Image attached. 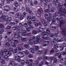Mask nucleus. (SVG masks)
I'll list each match as a JSON object with an SVG mask.
<instances>
[{
	"instance_id": "f257e3e1",
	"label": "nucleus",
	"mask_w": 66,
	"mask_h": 66,
	"mask_svg": "<svg viewBox=\"0 0 66 66\" xmlns=\"http://www.w3.org/2000/svg\"><path fill=\"white\" fill-rule=\"evenodd\" d=\"M61 33L64 36L63 38H63H62L59 40L57 38H54L53 41L52 40V39H50V38L48 37L47 35H46L47 33L46 31H44L42 33V35L40 36L41 39L43 41V44H42V46L43 47L46 46L48 44L49 45H54V44L56 43L57 42H63V40L65 41L66 42V29L63 28L61 29Z\"/></svg>"
},
{
	"instance_id": "f03ea898",
	"label": "nucleus",
	"mask_w": 66,
	"mask_h": 66,
	"mask_svg": "<svg viewBox=\"0 0 66 66\" xmlns=\"http://www.w3.org/2000/svg\"><path fill=\"white\" fill-rule=\"evenodd\" d=\"M24 56V54L23 53V52H20L18 53V54L15 55L14 56L13 60L15 61H16L18 62H21V64L23 65H25L26 63L28 66H34V63H32L30 64H29V61L28 60L26 61L22 60L20 59L21 57H23Z\"/></svg>"
},
{
	"instance_id": "7ed1b4c3",
	"label": "nucleus",
	"mask_w": 66,
	"mask_h": 66,
	"mask_svg": "<svg viewBox=\"0 0 66 66\" xmlns=\"http://www.w3.org/2000/svg\"><path fill=\"white\" fill-rule=\"evenodd\" d=\"M31 38L30 39V40H29V42H30H30H29L28 43V44L31 45H33V44H37L38 43L41 42H43V44H44V41L41 39L40 37L39 36L37 35L35 37L33 36L32 37V39L31 40ZM43 44H41L42 46H43Z\"/></svg>"
},
{
	"instance_id": "20e7f679",
	"label": "nucleus",
	"mask_w": 66,
	"mask_h": 66,
	"mask_svg": "<svg viewBox=\"0 0 66 66\" xmlns=\"http://www.w3.org/2000/svg\"><path fill=\"white\" fill-rule=\"evenodd\" d=\"M54 46V49H55V51H54V49H52L51 51H50L51 53H53L54 52H56L55 55V56H58V58L59 59H61L62 57V56H61V55H66V52H64L63 53L62 52L59 53H57V52L59 51V50H57V48H58V45L56 44H53Z\"/></svg>"
},
{
	"instance_id": "39448f33",
	"label": "nucleus",
	"mask_w": 66,
	"mask_h": 66,
	"mask_svg": "<svg viewBox=\"0 0 66 66\" xmlns=\"http://www.w3.org/2000/svg\"><path fill=\"white\" fill-rule=\"evenodd\" d=\"M12 53L11 52L8 51L7 49H2L0 53L1 55L3 57L6 61H8L9 56H11Z\"/></svg>"
},
{
	"instance_id": "423d86ee",
	"label": "nucleus",
	"mask_w": 66,
	"mask_h": 66,
	"mask_svg": "<svg viewBox=\"0 0 66 66\" xmlns=\"http://www.w3.org/2000/svg\"><path fill=\"white\" fill-rule=\"evenodd\" d=\"M4 12L3 11H0V18L1 19L4 20L5 22L7 23L6 24V25L7 24H9L10 23V21L12 20V18L11 17H7V16L4 15L3 14Z\"/></svg>"
},
{
	"instance_id": "0eeeda50",
	"label": "nucleus",
	"mask_w": 66,
	"mask_h": 66,
	"mask_svg": "<svg viewBox=\"0 0 66 66\" xmlns=\"http://www.w3.org/2000/svg\"><path fill=\"white\" fill-rule=\"evenodd\" d=\"M26 15H27V13L26 12H24L23 13V15H21V13H20V12H19L16 14L15 17V18H18L20 17L19 18L20 20H21L24 19V17L26 16Z\"/></svg>"
},
{
	"instance_id": "6e6552de",
	"label": "nucleus",
	"mask_w": 66,
	"mask_h": 66,
	"mask_svg": "<svg viewBox=\"0 0 66 66\" xmlns=\"http://www.w3.org/2000/svg\"><path fill=\"white\" fill-rule=\"evenodd\" d=\"M14 35V36H12L11 38H7V39L9 42H12L13 40H14L13 39H15V38H18L19 40H20L21 38L20 37V36H19V34H17L15 33Z\"/></svg>"
},
{
	"instance_id": "1a4fd4ad",
	"label": "nucleus",
	"mask_w": 66,
	"mask_h": 66,
	"mask_svg": "<svg viewBox=\"0 0 66 66\" xmlns=\"http://www.w3.org/2000/svg\"><path fill=\"white\" fill-rule=\"evenodd\" d=\"M39 60H44V61H46V60H48V57L45 56H42L41 58H40L38 59L35 62L36 65L37 66L38 65V64L39 62Z\"/></svg>"
},
{
	"instance_id": "9d476101",
	"label": "nucleus",
	"mask_w": 66,
	"mask_h": 66,
	"mask_svg": "<svg viewBox=\"0 0 66 66\" xmlns=\"http://www.w3.org/2000/svg\"><path fill=\"white\" fill-rule=\"evenodd\" d=\"M23 50V48L20 46V47H16V49H14L13 50L12 52L13 53L15 54L17 53L18 52V51H21Z\"/></svg>"
},
{
	"instance_id": "9b49d317",
	"label": "nucleus",
	"mask_w": 66,
	"mask_h": 66,
	"mask_svg": "<svg viewBox=\"0 0 66 66\" xmlns=\"http://www.w3.org/2000/svg\"><path fill=\"white\" fill-rule=\"evenodd\" d=\"M35 48H31L29 50V51L31 53H33L35 52V50H38L39 49V47L37 46H34Z\"/></svg>"
},
{
	"instance_id": "f8f14e48",
	"label": "nucleus",
	"mask_w": 66,
	"mask_h": 66,
	"mask_svg": "<svg viewBox=\"0 0 66 66\" xmlns=\"http://www.w3.org/2000/svg\"><path fill=\"white\" fill-rule=\"evenodd\" d=\"M56 10V9L54 7H52L51 8V9L49 10L48 9H47L45 11V12L46 13H49V14L50 15H51V13L52 12H55Z\"/></svg>"
},
{
	"instance_id": "ddd939ff",
	"label": "nucleus",
	"mask_w": 66,
	"mask_h": 66,
	"mask_svg": "<svg viewBox=\"0 0 66 66\" xmlns=\"http://www.w3.org/2000/svg\"><path fill=\"white\" fill-rule=\"evenodd\" d=\"M48 29H47L46 30V32L47 34L48 35H49L50 34V31L49 30H54L55 29V27L54 26H51L48 27Z\"/></svg>"
},
{
	"instance_id": "4468645a",
	"label": "nucleus",
	"mask_w": 66,
	"mask_h": 66,
	"mask_svg": "<svg viewBox=\"0 0 66 66\" xmlns=\"http://www.w3.org/2000/svg\"><path fill=\"white\" fill-rule=\"evenodd\" d=\"M43 24H41V23L39 22L38 23H37L36 22L35 23V27H39L38 28V30H40L42 28H41V27H43Z\"/></svg>"
},
{
	"instance_id": "2eb2a0df",
	"label": "nucleus",
	"mask_w": 66,
	"mask_h": 66,
	"mask_svg": "<svg viewBox=\"0 0 66 66\" xmlns=\"http://www.w3.org/2000/svg\"><path fill=\"white\" fill-rule=\"evenodd\" d=\"M19 27L18 26H16V27L13 26L12 28V30L15 31V30H17V32L18 33H20V28H18Z\"/></svg>"
},
{
	"instance_id": "dca6fc26",
	"label": "nucleus",
	"mask_w": 66,
	"mask_h": 66,
	"mask_svg": "<svg viewBox=\"0 0 66 66\" xmlns=\"http://www.w3.org/2000/svg\"><path fill=\"white\" fill-rule=\"evenodd\" d=\"M2 10H4L6 12H9L10 11V7L8 6H6L4 7L3 8Z\"/></svg>"
},
{
	"instance_id": "f3484780",
	"label": "nucleus",
	"mask_w": 66,
	"mask_h": 66,
	"mask_svg": "<svg viewBox=\"0 0 66 66\" xmlns=\"http://www.w3.org/2000/svg\"><path fill=\"white\" fill-rule=\"evenodd\" d=\"M37 12L38 14L41 15L43 14V10L42 8L40 7L39 9H37Z\"/></svg>"
},
{
	"instance_id": "a211bd4d",
	"label": "nucleus",
	"mask_w": 66,
	"mask_h": 66,
	"mask_svg": "<svg viewBox=\"0 0 66 66\" xmlns=\"http://www.w3.org/2000/svg\"><path fill=\"white\" fill-rule=\"evenodd\" d=\"M41 22L42 23H43V24L44 26H47L48 25V22H47L46 21V20L45 19H42Z\"/></svg>"
},
{
	"instance_id": "6ab92c4d",
	"label": "nucleus",
	"mask_w": 66,
	"mask_h": 66,
	"mask_svg": "<svg viewBox=\"0 0 66 66\" xmlns=\"http://www.w3.org/2000/svg\"><path fill=\"white\" fill-rule=\"evenodd\" d=\"M23 31V32L22 33V35L23 36H26L27 35V34H26V30H23V29H21V30H20V32L18 33H20L21 32H22V31Z\"/></svg>"
},
{
	"instance_id": "aec40b11",
	"label": "nucleus",
	"mask_w": 66,
	"mask_h": 66,
	"mask_svg": "<svg viewBox=\"0 0 66 66\" xmlns=\"http://www.w3.org/2000/svg\"><path fill=\"white\" fill-rule=\"evenodd\" d=\"M14 22H12L10 23V24L11 25H15V24H17L18 23V21L16 18L14 19Z\"/></svg>"
},
{
	"instance_id": "412c9836",
	"label": "nucleus",
	"mask_w": 66,
	"mask_h": 66,
	"mask_svg": "<svg viewBox=\"0 0 66 66\" xmlns=\"http://www.w3.org/2000/svg\"><path fill=\"white\" fill-rule=\"evenodd\" d=\"M14 42L15 44V45H17L16 47H17V46L18 47H21V46H22V45L21 44H18V43H19V42L17 40H14Z\"/></svg>"
},
{
	"instance_id": "4be33fe9",
	"label": "nucleus",
	"mask_w": 66,
	"mask_h": 66,
	"mask_svg": "<svg viewBox=\"0 0 66 66\" xmlns=\"http://www.w3.org/2000/svg\"><path fill=\"white\" fill-rule=\"evenodd\" d=\"M64 23H65L64 22V21H63V20H61V21L60 22V24L57 25L56 27L57 28H59V27L61 28V24H64Z\"/></svg>"
},
{
	"instance_id": "5701e85b",
	"label": "nucleus",
	"mask_w": 66,
	"mask_h": 66,
	"mask_svg": "<svg viewBox=\"0 0 66 66\" xmlns=\"http://www.w3.org/2000/svg\"><path fill=\"white\" fill-rule=\"evenodd\" d=\"M30 43V44L31 43V42H29H29H28V44H25L24 45V48H30V46H29V45L30 44H28V43Z\"/></svg>"
},
{
	"instance_id": "b1692460",
	"label": "nucleus",
	"mask_w": 66,
	"mask_h": 66,
	"mask_svg": "<svg viewBox=\"0 0 66 66\" xmlns=\"http://www.w3.org/2000/svg\"><path fill=\"white\" fill-rule=\"evenodd\" d=\"M19 28H20V30H21V29L23 30V25L21 23H20L19 24Z\"/></svg>"
},
{
	"instance_id": "393cba45",
	"label": "nucleus",
	"mask_w": 66,
	"mask_h": 66,
	"mask_svg": "<svg viewBox=\"0 0 66 66\" xmlns=\"http://www.w3.org/2000/svg\"><path fill=\"white\" fill-rule=\"evenodd\" d=\"M15 64V62L13 60H11L10 62V63L9 64V66H13V64L14 65Z\"/></svg>"
},
{
	"instance_id": "a878e982",
	"label": "nucleus",
	"mask_w": 66,
	"mask_h": 66,
	"mask_svg": "<svg viewBox=\"0 0 66 66\" xmlns=\"http://www.w3.org/2000/svg\"><path fill=\"white\" fill-rule=\"evenodd\" d=\"M30 29H34V27L32 26H30V28L28 27L27 28H26V31H28V32L29 31H30Z\"/></svg>"
},
{
	"instance_id": "bb28decb",
	"label": "nucleus",
	"mask_w": 66,
	"mask_h": 66,
	"mask_svg": "<svg viewBox=\"0 0 66 66\" xmlns=\"http://www.w3.org/2000/svg\"><path fill=\"white\" fill-rule=\"evenodd\" d=\"M31 21H35L36 22H37V21H38V20H36L35 17L34 16H33L32 18H31Z\"/></svg>"
},
{
	"instance_id": "cd10ccee",
	"label": "nucleus",
	"mask_w": 66,
	"mask_h": 66,
	"mask_svg": "<svg viewBox=\"0 0 66 66\" xmlns=\"http://www.w3.org/2000/svg\"><path fill=\"white\" fill-rule=\"evenodd\" d=\"M27 35L28 36H29V37H30V38L29 39V40H30V39H31H31H32V38H31L32 37V34H31V33L30 32L28 33L27 34Z\"/></svg>"
},
{
	"instance_id": "c85d7f7f",
	"label": "nucleus",
	"mask_w": 66,
	"mask_h": 66,
	"mask_svg": "<svg viewBox=\"0 0 66 66\" xmlns=\"http://www.w3.org/2000/svg\"><path fill=\"white\" fill-rule=\"evenodd\" d=\"M31 1H32V0H29L28 2L29 5L32 6H33V3Z\"/></svg>"
},
{
	"instance_id": "c756f323",
	"label": "nucleus",
	"mask_w": 66,
	"mask_h": 66,
	"mask_svg": "<svg viewBox=\"0 0 66 66\" xmlns=\"http://www.w3.org/2000/svg\"><path fill=\"white\" fill-rule=\"evenodd\" d=\"M21 40L22 42H24L27 40V38H25L21 37Z\"/></svg>"
},
{
	"instance_id": "7c9ffc66",
	"label": "nucleus",
	"mask_w": 66,
	"mask_h": 66,
	"mask_svg": "<svg viewBox=\"0 0 66 66\" xmlns=\"http://www.w3.org/2000/svg\"><path fill=\"white\" fill-rule=\"evenodd\" d=\"M2 1V2L1 3V4H0V7H1V6H2V5H4V4H5V3L4 2L5 0H1Z\"/></svg>"
},
{
	"instance_id": "2f4dec72",
	"label": "nucleus",
	"mask_w": 66,
	"mask_h": 66,
	"mask_svg": "<svg viewBox=\"0 0 66 66\" xmlns=\"http://www.w3.org/2000/svg\"><path fill=\"white\" fill-rule=\"evenodd\" d=\"M5 46L6 47H9L10 46V44L8 42H7L4 43Z\"/></svg>"
},
{
	"instance_id": "473e14b6",
	"label": "nucleus",
	"mask_w": 66,
	"mask_h": 66,
	"mask_svg": "<svg viewBox=\"0 0 66 66\" xmlns=\"http://www.w3.org/2000/svg\"><path fill=\"white\" fill-rule=\"evenodd\" d=\"M2 60L1 61V63L2 64H5V62L3 59L1 58V57L0 56V60Z\"/></svg>"
},
{
	"instance_id": "72a5a7b5",
	"label": "nucleus",
	"mask_w": 66,
	"mask_h": 66,
	"mask_svg": "<svg viewBox=\"0 0 66 66\" xmlns=\"http://www.w3.org/2000/svg\"><path fill=\"white\" fill-rule=\"evenodd\" d=\"M11 45L13 47H16L17 45L15 44L14 43L12 42L11 43Z\"/></svg>"
},
{
	"instance_id": "f704fd0d",
	"label": "nucleus",
	"mask_w": 66,
	"mask_h": 66,
	"mask_svg": "<svg viewBox=\"0 0 66 66\" xmlns=\"http://www.w3.org/2000/svg\"><path fill=\"white\" fill-rule=\"evenodd\" d=\"M14 5L15 7H18L19 6V4H18V3L17 2H15L14 3Z\"/></svg>"
},
{
	"instance_id": "c9c22d12",
	"label": "nucleus",
	"mask_w": 66,
	"mask_h": 66,
	"mask_svg": "<svg viewBox=\"0 0 66 66\" xmlns=\"http://www.w3.org/2000/svg\"><path fill=\"white\" fill-rule=\"evenodd\" d=\"M59 31L57 30V31H56L55 32V33L54 34V36L55 37H57L58 35H57V34L59 33Z\"/></svg>"
},
{
	"instance_id": "e433bc0d",
	"label": "nucleus",
	"mask_w": 66,
	"mask_h": 66,
	"mask_svg": "<svg viewBox=\"0 0 66 66\" xmlns=\"http://www.w3.org/2000/svg\"><path fill=\"white\" fill-rule=\"evenodd\" d=\"M48 50L44 49V50L43 53H44V54H46L47 53V52H48Z\"/></svg>"
},
{
	"instance_id": "4c0bfd02",
	"label": "nucleus",
	"mask_w": 66,
	"mask_h": 66,
	"mask_svg": "<svg viewBox=\"0 0 66 66\" xmlns=\"http://www.w3.org/2000/svg\"><path fill=\"white\" fill-rule=\"evenodd\" d=\"M47 19V22H50V21H51V20H52V19L50 17H48Z\"/></svg>"
},
{
	"instance_id": "58836bf2",
	"label": "nucleus",
	"mask_w": 66,
	"mask_h": 66,
	"mask_svg": "<svg viewBox=\"0 0 66 66\" xmlns=\"http://www.w3.org/2000/svg\"><path fill=\"white\" fill-rule=\"evenodd\" d=\"M23 52L26 55H29V52L28 51L26 50L25 51H24Z\"/></svg>"
},
{
	"instance_id": "ea45409f",
	"label": "nucleus",
	"mask_w": 66,
	"mask_h": 66,
	"mask_svg": "<svg viewBox=\"0 0 66 66\" xmlns=\"http://www.w3.org/2000/svg\"><path fill=\"white\" fill-rule=\"evenodd\" d=\"M51 0H44V4H46L47 2H50V1H51Z\"/></svg>"
},
{
	"instance_id": "a19ab883",
	"label": "nucleus",
	"mask_w": 66,
	"mask_h": 66,
	"mask_svg": "<svg viewBox=\"0 0 66 66\" xmlns=\"http://www.w3.org/2000/svg\"><path fill=\"white\" fill-rule=\"evenodd\" d=\"M10 14L11 16H14V13L13 12H11L10 13Z\"/></svg>"
},
{
	"instance_id": "79ce46f5",
	"label": "nucleus",
	"mask_w": 66,
	"mask_h": 66,
	"mask_svg": "<svg viewBox=\"0 0 66 66\" xmlns=\"http://www.w3.org/2000/svg\"><path fill=\"white\" fill-rule=\"evenodd\" d=\"M32 33L33 34H36L37 33V32L36 31L33 30L32 31Z\"/></svg>"
},
{
	"instance_id": "37998d69",
	"label": "nucleus",
	"mask_w": 66,
	"mask_h": 66,
	"mask_svg": "<svg viewBox=\"0 0 66 66\" xmlns=\"http://www.w3.org/2000/svg\"><path fill=\"white\" fill-rule=\"evenodd\" d=\"M44 63H45V62H44L43 61H42L39 64V66H41L42 65H44L45 64H44Z\"/></svg>"
},
{
	"instance_id": "c03bdc74",
	"label": "nucleus",
	"mask_w": 66,
	"mask_h": 66,
	"mask_svg": "<svg viewBox=\"0 0 66 66\" xmlns=\"http://www.w3.org/2000/svg\"><path fill=\"white\" fill-rule=\"evenodd\" d=\"M50 37L53 38L54 37V34L53 33L49 35Z\"/></svg>"
},
{
	"instance_id": "a18cd8bd",
	"label": "nucleus",
	"mask_w": 66,
	"mask_h": 66,
	"mask_svg": "<svg viewBox=\"0 0 66 66\" xmlns=\"http://www.w3.org/2000/svg\"><path fill=\"white\" fill-rule=\"evenodd\" d=\"M44 17L46 19L48 18L49 17L48 15L47 14H45L44 15Z\"/></svg>"
},
{
	"instance_id": "49530a36",
	"label": "nucleus",
	"mask_w": 66,
	"mask_h": 66,
	"mask_svg": "<svg viewBox=\"0 0 66 66\" xmlns=\"http://www.w3.org/2000/svg\"><path fill=\"white\" fill-rule=\"evenodd\" d=\"M4 27V25L3 24H1L0 28H3Z\"/></svg>"
},
{
	"instance_id": "de8ad7c7",
	"label": "nucleus",
	"mask_w": 66,
	"mask_h": 66,
	"mask_svg": "<svg viewBox=\"0 0 66 66\" xmlns=\"http://www.w3.org/2000/svg\"><path fill=\"white\" fill-rule=\"evenodd\" d=\"M19 8H15L14 7V10L15 11V12H17L18 11V10H19Z\"/></svg>"
},
{
	"instance_id": "09e8293b",
	"label": "nucleus",
	"mask_w": 66,
	"mask_h": 66,
	"mask_svg": "<svg viewBox=\"0 0 66 66\" xmlns=\"http://www.w3.org/2000/svg\"><path fill=\"white\" fill-rule=\"evenodd\" d=\"M4 30L3 29L0 30V34H2L4 32Z\"/></svg>"
},
{
	"instance_id": "8fccbe9b",
	"label": "nucleus",
	"mask_w": 66,
	"mask_h": 66,
	"mask_svg": "<svg viewBox=\"0 0 66 66\" xmlns=\"http://www.w3.org/2000/svg\"><path fill=\"white\" fill-rule=\"evenodd\" d=\"M14 66H21V65H20L19 64H17V63H15V62H14Z\"/></svg>"
},
{
	"instance_id": "3c124183",
	"label": "nucleus",
	"mask_w": 66,
	"mask_h": 66,
	"mask_svg": "<svg viewBox=\"0 0 66 66\" xmlns=\"http://www.w3.org/2000/svg\"><path fill=\"white\" fill-rule=\"evenodd\" d=\"M26 11L27 12H29V11H30V9L27 6L26 7Z\"/></svg>"
},
{
	"instance_id": "603ef678",
	"label": "nucleus",
	"mask_w": 66,
	"mask_h": 66,
	"mask_svg": "<svg viewBox=\"0 0 66 66\" xmlns=\"http://www.w3.org/2000/svg\"><path fill=\"white\" fill-rule=\"evenodd\" d=\"M24 26L26 28H27V27H28V25L27 23H25L24 24Z\"/></svg>"
},
{
	"instance_id": "864d4df0",
	"label": "nucleus",
	"mask_w": 66,
	"mask_h": 66,
	"mask_svg": "<svg viewBox=\"0 0 66 66\" xmlns=\"http://www.w3.org/2000/svg\"><path fill=\"white\" fill-rule=\"evenodd\" d=\"M52 4H50L48 5V8L49 9V8H50L51 7H52Z\"/></svg>"
},
{
	"instance_id": "5fc2aeb1",
	"label": "nucleus",
	"mask_w": 66,
	"mask_h": 66,
	"mask_svg": "<svg viewBox=\"0 0 66 66\" xmlns=\"http://www.w3.org/2000/svg\"><path fill=\"white\" fill-rule=\"evenodd\" d=\"M57 62V59L56 58H54V59L53 63H56Z\"/></svg>"
},
{
	"instance_id": "6e6d98bb",
	"label": "nucleus",
	"mask_w": 66,
	"mask_h": 66,
	"mask_svg": "<svg viewBox=\"0 0 66 66\" xmlns=\"http://www.w3.org/2000/svg\"><path fill=\"white\" fill-rule=\"evenodd\" d=\"M12 33V32H7L6 33V34L7 35H8L9 36V35H10V34Z\"/></svg>"
},
{
	"instance_id": "4d7b16f0",
	"label": "nucleus",
	"mask_w": 66,
	"mask_h": 66,
	"mask_svg": "<svg viewBox=\"0 0 66 66\" xmlns=\"http://www.w3.org/2000/svg\"><path fill=\"white\" fill-rule=\"evenodd\" d=\"M9 51L10 52H13V48L11 47H10L9 49Z\"/></svg>"
},
{
	"instance_id": "13d9d810",
	"label": "nucleus",
	"mask_w": 66,
	"mask_h": 66,
	"mask_svg": "<svg viewBox=\"0 0 66 66\" xmlns=\"http://www.w3.org/2000/svg\"><path fill=\"white\" fill-rule=\"evenodd\" d=\"M31 17L30 16H28L27 18V19L28 20H30L31 19Z\"/></svg>"
},
{
	"instance_id": "bf43d9fd",
	"label": "nucleus",
	"mask_w": 66,
	"mask_h": 66,
	"mask_svg": "<svg viewBox=\"0 0 66 66\" xmlns=\"http://www.w3.org/2000/svg\"><path fill=\"white\" fill-rule=\"evenodd\" d=\"M60 50L61 51H62L64 49V47H62V46H60Z\"/></svg>"
},
{
	"instance_id": "052dcab7",
	"label": "nucleus",
	"mask_w": 66,
	"mask_h": 66,
	"mask_svg": "<svg viewBox=\"0 0 66 66\" xmlns=\"http://www.w3.org/2000/svg\"><path fill=\"white\" fill-rule=\"evenodd\" d=\"M28 23L29 25H30V24H31V23H32V22L30 21H28Z\"/></svg>"
},
{
	"instance_id": "680f3d73",
	"label": "nucleus",
	"mask_w": 66,
	"mask_h": 66,
	"mask_svg": "<svg viewBox=\"0 0 66 66\" xmlns=\"http://www.w3.org/2000/svg\"><path fill=\"white\" fill-rule=\"evenodd\" d=\"M34 3L35 4V5H36L37 4V2L36 1L34 0Z\"/></svg>"
},
{
	"instance_id": "e2e57ef3",
	"label": "nucleus",
	"mask_w": 66,
	"mask_h": 66,
	"mask_svg": "<svg viewBox=\"0 0 66 66\" xmlns=\"http://www.w3.org/2000/svg\"><path fill=\"white\" fill-rule=\"evenodd\" d=\"M11 28V26H9L6 27V29L8 30V29H10Z\"/></svg>"
},
{
	"instance_id": "0e129e2a",
	"label": "nucleus",
	"mask_w": 66,
	"mask_h": 66,
	"mask_svg": "<svg viewBox=\"0 0 66 66\" xmlns=\"http://www.w3.org/2000/svg\"><path fill=\"white\" fill-rule=\"evenodd\" d=\"M42 53H43V51H38V54H41Z\"/></svg>"
},
{
	"instance_id": "69168bd1",
	"label": "nucleus",
	"mask_w": 66,
	"mask_h": 66,
	"mask_svg": "<svg viewBox=\"0 0 66 66\" xmlns=\"http://www.w3.org/2000/svg\"><path fill=\"white\" fill-rule=\"evenodd\" d=\"M62 45L64 47H65L66 46V43H63Z\"/></svg>"
},
{
	"instance_id": "338daca9",
	"label": "nucleus",
	"mask_w": 66,
	"mask_h": 66,
	"mask_svg": "<svg viewBox=\"0 0 66 66\" xmlns=\"http://www.w3.org/2000/svg\"><path fill=\"white\" fill-rule=\"evenodd\" d=\"M11 0H7L6 2L7 3H10L11 2Z\"/></svg>"
},
{
	"instance_id": "774afa93",
	"label": "nucleus",
	"mask_w": 66,
	"mask_h": 66,
	"mask_svg": "<svg viewBox=\"0 0 66 66\" xmlns=\"http://www.w3.org/2000/svg\"><path fill=\"white\" fill-rule=\"evenodd\" d=\"M28 57L29 58H31L32 57H33V56H32V55L31 54H30L29 55Z\"/></svg>"
}]
</instances>
